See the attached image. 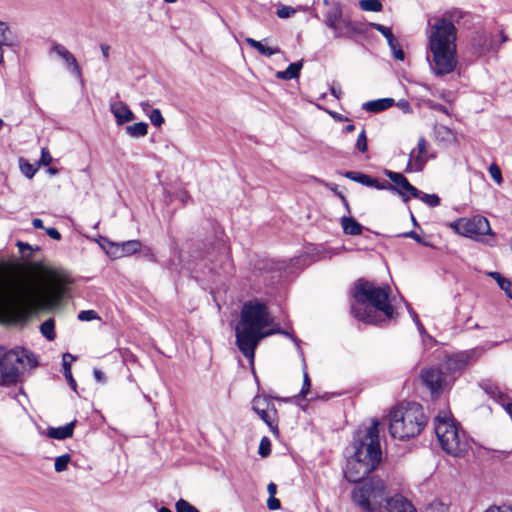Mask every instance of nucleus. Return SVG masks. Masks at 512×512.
<instances>
[{
    "label": "nucleus",
    "instance_id": "2",
    "mask_svg": "<svg viewBox=\"0 0 512 512\" xmlns=\"http://www.w3.org/2000/svg\"><path fill=\"white\" fill-rule=\"evenodd\" d=\"M461 16V11L454 10L446 11L442 16L434 18L435 21L428 35V48L431 55L427 59L435 76L450 74L457 66V28L454 22Z\"/></svg>",
    "mask_w": 512,
    "mask_h": 512
},
{
    "label": "nucleus",
    "instance_id": "15",
    "mask_svg": "<svg viewBox=\"0 0 512 512\" xmlns=\"http://www.w3.org/2000/svg\"><path fill=\"white\" fill-rule=\"evenodd\" d=\"M325 10L323 11V23L333 30L337 28L339 21L343 17V10L340 2L323 0Z\"/></svg>",
    "mask_w": 512,
    "mask_h": 512
},
{
    "label": "nucleus",
    "instance_id": "33",
    "mask_svg": "<svg viewBox=\"0 0 512 512\" xmlns=\"http://www.w3.org/2000/svg\"><path fill=\"white\" fill-rule=\"evenodd\" d=\"M476 41H478V44L480 45V53H485L494 49L493 40L491 36L486 33L479 34L474 38V42Z\"/></svg>",
    "mask_w": 512,
    "mask_h": 512
},
{
    "label": "nucleus",
    "instance_id": "55",
    "mask_svg": "<svg viewBox=\"0 0 512 512\" xmlns=\"http://www.w3.org/2000/svg\"><path fill=\"white\" fill-rule=\"evenodd\" d=\"M47 235L54 240H60L61 234L55 227H49L45 229Z\"/></svg>",
    "mask_w": 512,
    "mask_h": 512
},
{
    "label": "nucleus",
    "instance_id": "61",
    "mask_svg": "<svg viewBox=\"0 0 512 512\" xmlns=\"http://www.w3.org/2000/svg\"><path fill=\"white\" fill-rule=\"evenodd\" d=\"M489 275L494 278L497 282V284L500 286V283H502V280H505L506 278L503 277L500 273L498 272H491L489 273Z\"/></svg>",
    "mask_w": 512,
    "mask_h": 512
},
{
    "label": "nucleus",
    "instance_id": "11",
    "mask_svg": "<svg viewBox=\"0 0 512 512\" xmlns=\"http://www.w3.org/2000/svg\"><path fill=\"white\" fill-rule=\"evenodd\" d=\"M420 379L432 396H439L451 386L455 377L450 376L441 366H432L421 370Z\"/></svg>",
    "mask_w": 512,
    "mask_h": 512
},
{
    "label": "nucleus",
    "instance_id": "34",
    "mask_svg": "<svg viewBox=\"0 0 512 512\" xmlns=\"http://www.w3.org/2000/svg\"><path fill=\"white\" fill-rule=\"evenodd\" d=\"M387 43L390 47V50H391L394 58L399 61H403L405 59V53L402 50L398 39L395 36H393L390 39H388Z\"/></svg>",
    "mask_w": 512,
    "mask_h": 512
},
{
    "label": "nucleus",
    "instance_id": "18",
    "mask_svg": "<svg viewBox=\"0 0 512 512\" xmlns=\"http://www.w3.org/2000/svg\"><path fill=\"white\" fill-rule=\"evenodd\" d=\"M110 111L116 119L117 125H123L135 119V115L128 105L122 101H116L110 104Z\"/></svg>",
    "mask_w": 512,
    "mask_h": 512
},
{
    "label": "nucleus",
    "instance_id": "17",
    "mask_svg": "<svg viewBox=\"0 0 512 512\" xmlns=\"http://www.w3.org/2000/svg\"><path fill=\"white\" fill-rule=\"evenodd\" d=\"M52 51L55 52L58 56H60L66 63L67 68L69 71L78 79H82V73L80 66L76 60V58L73 56V54L67 50L63 45L61 44H54L52 47Z\"/></svg>",
    "mask_w": 512,
    "mask_h": 512
},
{
    "label": "nucleus",
    "instance_id": "63",
    "mask_svg": "<svg viewBox=\"0 0 512 512\" xmlns=\"http://www.w3.org/2000/svg\"><path fill=\"white\" fill-rule=\"evenodd\" d=\"M32 225L36 229H44L43 221L40 218L33 219Z\"/></svg>",
    "mask_w": 512,
    "mask_h": 512
},
{
    "label": "nucleus",
    "instance_id": "40",
    "mask_svg": "<svg viewBox=\"0 0 512 512\" xmlns=\"http://www.w3.org/2000/svg\"><path fill=\"white\" fill-rule=\"evenodd\" d=\"M258 453L262 457H267L271 453V442L268 437H263L260 441Z\"/></svg>",
    "mask_w": 512,
    "mask_h": 512
},
{
    "label": "nucleus",
    "instance_id": "9",
    "mask_svg": "<svg viewBox=\"0 0 512 512\" xmlns=\"http://www.w3.org/2000/svg\"><path fill=\"white\" fill-rule=\"evenodd\" d=\"M38 365L35 355L24 348H16L0 353V379L2 384L18 382L22 369Z\"/></svg>",
    "mask_w": 512,
    "mask_h": 512
},
{
    "label": "nucleus",
    "instance_id": "5",
    "mask_svg": "<svg viewBox=\"0 0 512 512\" xmlns=\"http://www.w3.org/2000/svg\"><path fill=\"white\" fill-rule=\"evenodd\" d=\"M391 288L389 285L377 286L374 282L360 278L351 289V296L355 301L351 305V314L366 324H377L382 312L388 319L396 315L389 297Z\"/></svg>",
    "mask_w": 512,
    "mask_h": 512
},
{
    "label": "nucleus",
    "instance_id": "29",
    "mask_svg": "<svg viewBox=\"0 0 512 512\" xmlns=\"http://www.w3.org/2000/svg\"><path fill=\"white\" fill-rule=\"evenodd\" d=\"M428 147V142L424 137H420L417 144L418 155L415 157V170L421 171L426 163L424 157Z\"/></svg>",
    "mask_w": 512,
    "mask_h": 512
},
{
    "label": "nucleus",
    "instance_id": "52",
    "mask_svg": "<svg viewBox=\"0 0 512 512\" xmlns=\"http://www.w3.org/2000/svg\"><path fill=\"white\" fill-rule=\"evenodd\" d=\"M267 507L270 510H278L281 507L280 500L277 499L275 496L269 497L267 500Z\"/></svg>",
    "mask_w": 512,
    "mask_h": 512
},
{
    "label": "nucleus",
    "instance_id": "4",
    "mask_svg": "<svg viewBox=\"0 0 512 512\" xmlns=\"http://www.w3.org/2000/svg\"><path fill=\"white\" fill-rule=\"evenodd\" d=\"M272 323L273 319L265 303L249 300L242 305L240 318L235 326L236 345L251 362L257 346L264 339V330Z\"/></svg>",
    "mask_w": 512,
    "mask_h": 512
},
{
    "label": "nucleus",
    "instance_id": "19",
    "mask_svg": "<svg viewBox=\"0 0 512 512\" xmlns=\"http://www.w3.org/2000/svg\"><path fill=\"white\" fill-rule=\"evenodd\" d=\"M385 175L397 186L408 192L412 197H420L421 191L414 187L408 179L399 172L385 171Z\"/></svg>",
    "mask_w": 512,
    "mask_h": 512
},
{
    "label": "nucleus",
    "instance_id": "45",
    "mask_svg": "<svg viewBox=\"0 0 512 512\" xmlns=\"http://www.w3.org/2000/svg\"><path fill=\"white\" fill-rule=\"evenodd\" d=\"M400 237H404V238H411L413 239L414 241H416L417 243L421 244V245H424V246H430V243L427 242V241H424L420 236L419 234H417L415 231H408V232H404L402 234H399Z\"/></svg>",
    "mask_w": 512,
    "mask_h": 512
},
{
    "label": "nucleus",
    "instance_id": "20",
    "mask_svg": "<svg viewBox=\"0 0 512 512\" xmlns=\"http://www.w3.org/2000/svg\"><path fill=\"white\" fill-rule=\"evenodd\" d=\"M196 259L209 260L211 263H214V257L217 258H225L227 260V248L223 242H216L209 246V248L204 252H199L197 256H194Z\"/></svg>",
    "mask_w": 512,
    "mask_h": 512
},
{
    "label": "nucleus",
    "instance_id": "13",
    "mask_svg": "<svg viewBox=\"0 0 512 512\" xmlns=\"http://www.w3.org/2000/svg\"><path fill=\"white\" fill-rule=\"evenodd\" d=\"M103 248H106V245L109 246L114 251L107 250V253L114 258H120L126 255H132L138 252L141 249V242L139 240H128L121 244H117L109 241L106 238H102Z\"/></svg>",
    "mask_w": 512,
    "mask_h": 512
},
{
    "label": "nucleus",
    "instance_id": "32",
    "mask_svg": "<svg viewBox=\"0 0 512 512\" xmlns=\"http://www.w3.org/2000/svg\"><path fill=\"white\" fill-rule=\"evenodd\" d=\"M55 322H54V319L53 318H49L47 319L46 321H44L41 325H40V332L41 334L46 338L48 339L49 341H52L55 339L56 337V334H55Z\"/></svg>",
    "mask_w": 512,
    "mask_h": 512
},
{
    "label": "nucleus",
    "instance_id": "62",
    "mask_svg": "<svg viewBox=\"0 0 512 512\" xmlns=\"http://www.w3.org/2000/svg\"><path fill=\"white\" fill-rule=\"evenodd\" d=\"M17 246L21 253H24L26 250H32V247L28 243H24L21 241L17 243Z\"/></svg>",
    "mask_w": 512,
    "mask_h": 512
},
{
    "label": "nucleus",
    "instance_id": "50",
    "mask_svg": "<svg viewBox=\"0 0 512 512\" xmlns=\"http://www.w3.org/2000/svg\"><path fill=\"white\" fill-rule=\"evenodd\" d=\"M52 156L50 155L47 148H42L39 165L48 166L52 162Z\"/></svg>",
    "mask_w": 512,
    "mask_h": 512
},
{
    "label": "nucleus",
    "instance_id": "56",
    "mask_svg": "<svg viewBox=\"0 0 512 512\" xmlns=\"http://www.w3.org/2000/svg\"><path fill=\"white\" fill-rule=\"evenodd\" d=\"M282 335L289 337L297 346V349L300 350V340L291 332L282 330Z\"/></svg>",
    "mask_w": 512,
    "mask_h": 512
},
{
    "label": "nucleus",
    "instance_id": "22",
    "mask_svg": "<svg viewBox=\"0 0 512 512\" xmlns=\"http://www.w3.org/2000/svg\"><path fill=\"white\" fill-rule=\"evenodd\" d=\"M273 433H278V412L276 408L255 412Z\"/></svg>",
    "mask_w": 512,
    "mask_h": 512
},
{
    "label": "nucleus",
    "instance_id": "16",
    "mask_svg": "<svg viewBox=\"0 0 512 512\" xmlns=\"http://www.w3.org/2000/svg\"><path fill=\"white\" fill-rule=\"evenodd\" d=\"M333 32L335 38L352 39L356 34H362L364 31L358 23L353 22L349 17L343 16Z\"/></svg>",
    "mask_w": 512,
    "mask_h": 512
},
{
    "label": "nucleus",
    "instance_id": "58",
    "mask_svg": "<svg viewBox=\"0 0 512 512\" xmlns=\"http://www.w3.org/2000/svg\"><path fill=\"white\" fill-rule=\"evenodd\" d=\"M100 48L102 51L103 58L105 59V61H107L109 59L110 46L107 44H101Z\"/></svg>",
    "mask_w": 512,
    "mask_h": 512
},
{
    "label": "nucleus",
    "instance_id": "49",
    "mask_svg": "<svg viewBox=\"0 0 512 512\" xmlns=\"http://www.w3.org/2000/svg\"><path fill=\"white\" fill-rule=\"evenodd\" d=\"M294 13V8L290 6H282L277 10V16L282 19L288 18Z\"/></svg>",
    "mask_w": 512,
    "mask_h": 512
},
{
    "label": "nucleus",
    "instance_id": "23",
    "mask_svg": "<svg viewBox=\"0 0 512 512\" xmlns=\"http://www.w3.org/2000/svg\"><path fill=\"white\" fill-rule=\"evenodd\" d=\"M393 105H394V99L382 98V99L371 100V101L365 102L362 105V109L369 111V112L378 113V112H381V111H384V110L390 108Z\"/></svg>",
    "mask_w": 512,
    "mask_h": 512
},
{
    "label": "nucleus",
    "instance_id": "38",
    "mask_svg": "<svg viewBox=\"0 0 512 512\" xmlns=\"http://www.w3.org/2000/svg\"><path fill=\"white\" fill-rule=\"evenodd\" d=\"M418 198L429 207H437L440 205V198L436 194H427L421 191V195Z\"/></svg>",
    "mask_w": 512,
    "mask_h": 512
},
{
    "label": "nucleus",
    "instance_id": "48",
    "mask_svg": "<svg viewBox=\"0 0 512 512\" xmlns=\"http://www.w3.org/2000/svg\"><path fill=\"white\" fill-rule=\"evenodd\" d=\"M327 186L330 188V190H332L335 193V195H337L340 198V200L343 203V205L345 206L346 210L350 213V207H349L348 200H347V198L341 192H339L337 190V185L336 184H330V185H327Z\"/></svg>",
    "mask_w": 512,
    "mask_h": 512
},
{
    "label": "nucleus",
    "instance_id": "39",
    "mask_svg": "<svg viewBox=\"0 0 512 512\" xmlns=\"http://www.w3.org/2000/svg\"><path fill=\"white\" fill-rule=\"evenodd\" d=\"M176 512H199L196 507L184 499H179L175 503Z\"/></svg>",
    "mask_w": 512,
    "mask_h": 512
},
{
    "label": "nucleus",
    "instance_id": "8",
    "mask_svg": "<svg viewBox=\"0 0 512 512\" xmlns=\"http://www.w3.org/2000/svg\"><path fill=\"white\" fill-rule=\"evenodd\" d=\"M434 430L441 448L447 454L457 457L467 451L469 442L465 432L460 431L455 420L450 419L445 412L435 417Z\"/></svg>",
    "mask_w": 512,
    "mask_h": 512
},
{
    "label": "nucleus",
    "instance_id": "25",
    "mask_svg": "<svg viewBox=\"0 0 512 512\" xmlns=\"http://www.w3.org/2000/svg\"><path fill=\"white\" fill-rule=\"evenodd\" d=\"M245 41L252 48L256 49L261 55L266 57H270L281 52L280 48L267 46L263 43V41H257L253 38H246Z\"/></svg>",
    "mask_w": 512,
    "mask_h": 512
},
{
    "label": "nucleus",
    "instance_id": "31",
    "mask_svg": "<svg viewBox=\"0 0 512 512\" xmlns=\"http://www.w3.org/2000/svg\"><path fill=\"white\" fill-rule=\"evenodd\" d=\"M276 408L266 396L256 395L252 400V409L254 412Z\"/></svg>",
    "mask_w": 512,
    "mask_h": 512
},
{
    "label": "nucleus",
    "instance_id": "54",
    "mask_svg": "<svg viewBox=\"0 0 512 512\" xmlns=\"http://www.w3.org/2000/svg\"><path fill=\"white\" fill-rule=\"evenodd\" d=\"M397 107L399 109H401L404 113H411L412 112V108H411V105L410 103L405 100V99H400L397 103H396Z\"/></svg>",
    "mask_w": 512,
    "mask_h": 512
},
{
    "label": "nucleus",
    "instance_id": "59",
    "mask_svg": "<svg viewBox=\"0 0 512 512\" xmlns=\"http://www.w3.org/2000/svg\"><path fill=\"white\" fill-rule=\"evenodd\" d=\"M267 491L269 493V497L275 496L277 493V485L273 482L269 483L267 486Z\"/></svg>",
    "mask_w": 512,
    "mask_h": 512
},
{
    "label": "nucleus",
    "instance_id": "28",
    "mask_svg": "<svg viewBox=\"0 0 512 512\" xmlns=\"http://www.w3.org/2000/svg\"><path fill=\"white\" fill-rule=\"evenodd\" d=\"M73 360H75V357L73 355H71L70 353H65L63 355V373H64V376H65L66 380L68 381V384L71 387V389L73 391H76L77 383L72 376L71 364H70L71 361H73Z\"/></svg>",
    "mask_w": 512,
    "mask_h": 512
},
{
    "label": "nucleus",
    "instance_id": "14",
    "mask_svg": "<svg viewBox=\"0 0 512 512\" xmlns=\"http://www.w3.org/2000/svg\"><path fill=\"white\" fill-rule=\"evenodd\" d=\"M472 354L469 352H458L446 357L443 369L450 376L463 371L470 362Z\"/></svg>",
    "mask_w": 512,
    "mask_h": 512
},
{
    "label": "nucleus",
    "instance_id": "36",
    "mask_svg": "<svg viewBox=\"0 0 512 512\" xmlns=\"http://www.w3.org/2000/svg\"><path fill=\"white\" fill-rule=\"evenodd\" d=\"M70 460H71V457L69 454H63L61 456H58L55 459V463H54L55 471L58 473L65 471L68 467Z\"/></svg>",
    "mask_w": 512,
    "mask_h": 512
},
{
    "label": "nucleus",
    "instance_id": "35",
    "mask_svg": "<svg viewBox=\"0 0 512 512\" xmlns=\"http://www.w3.org/2000/svg\"><path fill=\"white\" fill-rule=\"evenodd\" d=\"M359 6L364 11L380 12L383 8L380 0H360Z\"/></svg>",
    "mask_w": 512,
    "mask_h": 512
},
{
    "label": "nucleus",
    "instance_id": "43",
    "mask_svg": "<svg viewBox=\"0 0 512 512\" xmlns=\"http://www.w3.org/2000/svg\"><path fill=\"white\" fill-rule=\"evenodd\" d=\"M489 173H490V176L492 177V179H493L497 184H501V183H502V173H501V169L499 168V166H498L496 163H492V164L489 166Z\"/></svg>",
    "mask_w": 512,
    "mask_h": 512
},
{
    "label": "nucleus",
    "instance_id": "26",
    "mask_svg": "<svg viewBox=\"0 0 512 512\" xmlns=\"http://www.w3.org/2000/svg\"><path fill=\"white\" fill-rule=\"evenodd\" d=\"M303 63L302 61L294 62L289 64V66L284 71H278L276 73V77L282 80H291L294 78H298L300 75V71L302 69Z\"/></svg>",
    "mask_w": 512,
    "mask_h": 512
},
{
    "label": "nucleus",
    "instance_id": "44",
    "mask_svg": "<svg viewBox=\"0 0 512 512\" xmlns=\"http://www.w3.org/2000/svg\"><path fill=\"white\" fill-rule=\"evenodd\" d=\"M149 118L151 123L156 127H160L164 123V118L159 109H153Z\"/></svg>",
    "mask_w": 512,
    "mask_h": 512
},
{
    "label": "nucleus",
    "instance_id": "47",
    "mask_svg": "<svg viewBox=\"0 0 512 512\" xmlns=\"http://www.w3.org/2000/svg\"><path fill=\"white\" fill-rule=\"evenodd\" d=\"M310 386H311L310 378H309L308 374L306 372H304L303 385H302L301 391L299 393V396L302 398L306 397L310 391Z\"/></svg>",
    "mask_w": 512,
    "mask_h": 512
},
{
    "label": "nucleus",
    "instance_id": "27",
    "mask_svg": "<svg viewBox=\"0 0 512 512\" xmlns=\"http://www.w3.org/2000/svg\"><path fill=\"white\" fill-rule=\"evenodd\" d=\"M0 44L7 47L18 45V40L5 22L0 21Z\"/></svg>",
    "mask_w": 512,
    "mask_h": 512
},
{
    "label": "nucleus",
    "instance_id": "30",
    "mask_svg": "<svg viewBox=\"0 0 512 512\" xmlns=\"http://www.w3.org/2000/svg\"><path fill=\"white\" fill-rule=\"evenodd\" d=\"M126 134L133 138H141L148 133V124L146 122H138L128 125L125 128Z\"/></svg>",
    "mask_w": 512,
    "mask_h": 512
},
{
    "label": "nucleus",
    "instance_id": "64",
    "mask_svg": "<svg viewBox=\"0 0 512 512\" xmlns=\"http://www.w3.org/2000/svg\"><path fill=\"white\" fill-rule=\"evenodd\" d=\"M485 512H512V510L509 508L501 510L499 507H494V508H490V509L486 510Z\"/></svg>",
    "mask_w": 512,
    "mask_h": 512
},
{
    "label": "nucleus",
    "instance_id": "57",
    "mask_svg": "<svg viewBox=\"0 0 512 512\" xmlns=\"http://www.w3.org/2000/svg\"><path fill=\"white\" fill-rule=\"evenodd\" d=\"M282 330L281 328L277 327V328H272V329H269V330H264L263 332V335H264V338L268 337V336H271L273 334H282Z\"/></svg>",
    "mask_w": 512,
    "mask_h": 512
},
{
    "label": "nucleus",
    "instance_id": "51",
    "mask_svg": "<svg viewBox=\"0 0 512 512\" xmlns=\"http://www.w3.org/2000/svg\"><path fill=\"white\" fill-rule=\"evenodd\" d=\"M500 288L506 293V295L512 299V281L509 279L502 280L500 283Z\"/></svg>",
    "mask_w": 512,
    "mask_h": 512
},
{
    "label": "nucleus",
    "instance_id": "1",
    "mask_svg": "<svg viewBox=\"0 0 512 512\" xmlns=\"http://www.w3.org/2000/svg\"><path fill=\"white\" fill-rule=\"evenodd\" d=\"M69 283L70 279L65 273L42 268L37 279H22L5 295L4 309L13 322H26L42 310L59 306Z\"/></svg>",
    "mask_w": 512,
    "mask_h": 512
},
{
    "label": "nucleus",
    "instance_id": "24",
    "mask_svg": "<svg viewBox=\"0 0 512 512\" xmlns=\"http://www.w3.org/2000/svg\"><path fill=\"white\" fill-rule=\"evenodd\" d=\"M341 225L346 235L356 236L362 233V225L352 217L343 216Z\"/></svg>",
    "mask_w": 512,
    "mask_h": 512
},
{
    "label": "nucleus",
    "instance_id": "21",
    "mask_svg": "<svg viewBox=\"0 0 512 512\" xmlns=\"http://www.w3.org/2000/svg\"><path fill=\"white\" fill-rule=\"evenodd\" d=\"M77 421H71L70 423L61 426V427H49L47 429V435L50 438L57 439V440H64L67 438L72 437L74 427L76 425Z\"/></svg>",
    "mask_w": 512,
    "mask_h": 512
},
{
    "label": "nucleus",
    "instance_id": "6",
    "mask_svg": "<svg viewBox=\"0 0 512 512\" xmlns=\"http://www.w3.org/2000/svg\"><path fill=\"white\" fill-rule=\"evenodd\" d=\"M353 503L363 512H376L386 502L387 512H416L412 503L404 496L396 494L387 497L386 485L381 478L371 477L351 493Z\"/></svg>",
    "mask_w": 512,
    "mask_h": 512
},
{
    "label": "nucleus",
    "instance_id": "37",
    "mask_svg": "<svg viewBox=\"0 0 512 512\" xmlns=\"http://www.w3.org/2000/svg\"><path fill=\"white\" fill-rule=\"evenodd\" d=\"M19 165H20V170L23 175H25L28 179L33 178V176L35 175V173L37 171V168H35L34 165L25 161L23 158H20Z\"/></svg>",
    "mask_w": 512,
    "mask_h": 512
},
{
    "label": "nucleus",
    "instance_id": "60",
    "mask_svg": "<svg viewBox=\"0 0 512 512\" xmlns=\"http://www.w3.org/2000/svg\"><path fill=\"white\" fill-rule=\"evenodd\" d=\"M330 92H331V94H332L335 98H337V99H340V98H341V96H342V91H341V89H340V88H336L334 85H331V87H330Z\"/></svg>",
    "mask_w": 512,
    "mask_h": 512
},
{
    "label": "nucleus",
    "instance_id": "41",
    "mask_svg": "<svg viewBox=\"0 0 512 512\" xmlns=\"http://www.w3.org/2000/svg\"><path fill=\"white\" fill-rule=\"evenodd\" d=\"M368 144H367V136L365 129H362L360 134L358 135V138L356 140V149L361 152L365 153L367 151Z\"/></svg>",
    "mask_w": 512,
    "mask_h": 512
},
{
    "label": "nucleus",
    "instance_id": "46",
    "mask_svg": "<svg viewBox=\"0 0 512 512\" xmlns=\"http://www.w3.org/2000/svg\"><path fill=\"white\" fill-rule=\"evenodd\" d=\"M98 318L99 317L94 310H82L78 314V319L80 321H92Z\"/></svg>",
    "mask_w": 512,
    "mask_h": 512
},
{
    "label": "nucleus",
    "instance_id": "10",
    "mask_svg": "<svg viewBox=\"0 0 512 512\" xmlns=\"http://www.w3.org/2000/svg\"><path fill=\"white\" fill-rule=\"evenodd\" d=\"M450 227L459 235L495 246V234L490 227L488 219L481 215L471 218H459L450 224Z\"/></svg>",
    "mask_w": 512,
    "mask_h": 512
},
{
    "label": "nucleus",
    "instance_id": "12",
    "mask_svg": "<svg viewBox=\"0 0 512 512\" xmlns=\"http://www.w3.org/2000/svg\"><path fill=\"white\" fill-rule=\"evenodd\" d=\"M344 176L352 181H355L368 187H373L378 190H389L392 192H396L402 197L404 202H407L409 200V196L400 191L395 185L389 182L380 183L376 178L370 177L362 172L347 171L344 173Z\"/></svg>",
    "mask_w": 512,
    "mask_h": 512
},
{
    "label": "nucleus",
    "instance_id": "53",
    "mask_svg": "<svg viewBox=\"0 0 512 512\" xmlns=\"http://www.w3.org/2000/svg\"><path fill=\"white\" fill-rule=\"evenodd\" d=\"M93 376L98 383L104 384L107 382V377L105 373L102 372L100 369L94 368Z\"/></svg>",
    "mask_w": 512,
    "mask_h": 512
},
{
    "label": "nucleus",
    "instance_id": "42",
    "mask_svg": "<svg viewBox=\"0 0 512 512\" xmlns=\"http://www.w3.org/2000/svg\"><path fill=\"white\" fill-rule=\"evenodd\" d=\"M369 26L371 28L377 30L378 32H380L386 38L387 41H388V39H390L391 37L394 36L393 33H392L391 28L386 27V26H384L382 24L375 23V22H370Z\"/></svg>",
    "mask_w": 512,
    "mask_h": 512
},
{
    "label": "nucleus",
    "instance_id": "3",
    "mask_svg": "<svg viewBox=\"0 0 512 512\" xmlns=\"http://www.w3.org/2000/svg\"><path fill=\"white\" fill-rule=\"evenodd\" d=\"M351 446L353 453L347 458L344 477L351 483H360V486L365 483V481H361L376 470L382 461L379 421L372 419L371 425L364 431L358 430L353 437Z\"/></svg>",
    "mask_w": 512,
    "mask_h": 512
},
{
    "label": "nucleus",
    "instance_id": "7",
    "mask_svg": "<svg viewBox=\"0 0 512 512\" xmlns=\"http://www.w3.org/2000/svg\"><path fill=\"white\" fill-rule=\"evenodd\" d=\"M426 424L423 407L416 402L400 404L389 413V431L393 438L404 440L414 437Z\"/></svg>",
    "mask_w": 512,
    "mask_h": 512
}]
</instances>
